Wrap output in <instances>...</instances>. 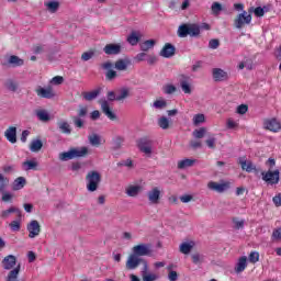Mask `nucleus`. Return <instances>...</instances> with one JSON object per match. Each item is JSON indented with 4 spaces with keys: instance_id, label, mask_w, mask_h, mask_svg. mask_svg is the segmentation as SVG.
I'll use <instances>...</instances> for the list:
<instances>
[{
    "instance_id": "nucleus-1",
    "label": "nucleus",
    "mask_w": 281,
    "mask_h": 281,
    "mask_svg": "<svg viewBox=\"0 0 281 281\" xmlns=\"http://www.w3.org/2000/svg\"><path fill=\"white\" fill-rule=\"evenodd\" d=\"M200 34L201 27L199 24H181L177 31L179 38H188V36L196 37Z\"/></svg>"
},
{
    "instance_id": "nucleus-2",
    "label": "nucleus",
    "mask_w": 281,
    "mask_h": 281,
    "mask_svg": "<svg viewBox=\"0 0 281 281\" xmlns=\"http://www.w3.org/2000/svg\"><path fill=\"white\" fill-rule=\"evenodd\" d=\"M102 176L98 171H89L86 176V188L88 192H95L100 187Z\"/></svg>"
},
{
    "instance_id": "nucleus-3",
    "label": "nucleus",
    "mask_w": 281,
    "mask_h": 281,
    "mask_svg": "<svg viewBox=\"0 0 281 281\" xmlns=\"http://www.w3.org/2000/svg\"><path fill=\"white\" fill-rule=\"evenodd\" d=\"M89 154V148L81 147V148H71L68 151H64L59 154L60 161H69L70 159H78L79 157H87Z\"/></svg>"
},
{
    "instance_id": "nucleus-4",
    "label": "nucleus",
    "mask_w": 281,
    "mask_h": 281,
    "mask_svg": "<svg viewBox=\"0 0 281 281\" xmlns=\"http://www.w3.org/2000/svg\"><path fill=\"white\" fill-rule=\"evenodd\" d=\"M137 147L140 153H144L147 157L153 156V140L148 137H143L138 139Z\"/></svg>"
},
{
    "instance_id": "nucleus-5",
    "label": "nucleus",
    "mask_w": 281,
    "mask_h": 281,
    "mask_svg": "<svg viewBox=\"0 0 281 281\" xmlns=\"http://www.w3.org/2000/svg\"><path fill=\"white\" fill-rule=\"evenodd\" d=\"M261 175L262 180L270 186H276L280 183V170L278 169L274 171H271V169H269L267 172H262Z\"/></svg>"
},
{
    "instance_id": "nucleus-6",
    "label": "nucleus",
    "mask_w": 281,
    "mask_h": 281,
    "mask_svg": "<svg viewBox=\"0 0 281 281\" xmlns=\"http://www.w3.org/2000/svg\"><path fill=\"white\" fill-rule=\"evenodd\" d=\"M144 262H148L146 261L144 258L142 257H138L137 255L135 254H131L127 258V261H126V269H128L130 271H133L135 270L136 268H138L140 265H143L144 267Z\"/></svg>"
},
{
    "instance_id": "nucleus-7",
    "label": "nucleus",
    "mask_w": 281,
    "mask_h": 281,
    "mask_svg": "<svg viewBox=\"0 0 281 281\" xmlns=\"http://www.w3.org/2000/svg\"><path fill=\"white\" fill-rule=\"evenodd\" d=\"M99 104L101 105L102 113H104L108 120H111L112 122H115V120H117V115L111 110V106H109V101L106 99H101L99 101Z\"/></svg>"
},
{
    "instance_id": "nucleus-8",
    "label": "nucleus",
    "mask_w": 281,
    "mask_h": 281,
    "mask_svg": "<svg viewBox=\"0 0 281 281\" xmlns=\"http://www.w3.org/2000/svg\"><path fill=\"white\" fill-rule=\"evenodd\" d=\"M35 93L36 95H38V98H45L46 100H52V98H55L56 95L52 86H48L46 88L38 86L35 90Z\"/></svg>"
},
{
    "instance_id": "nucleus-9",
    "label": "nucleus",
    "mask_w": 281,
    "mask_h": 281,
    "mask_svg": "<svg viewBox=\"0 0 281 281\" xmlns=\"http://www.w3.org/2000/svg\"><path fill=\"white\" fill-rule=\"evenodd\" d=\"M232 183L229 182H224V183H218L215 181H210L207 183L209 190H212L213 192H218L220 194L225 192L226 190H229Z\"/></svg>"
},
{
    "instance_id": "nucleus-10",
    "label": "nucleus",
    "mask_w": 281,
    "mask_h": 281,
    "mask_svg": "<svg viewBox=\"0 0 281 281\" xmlns=\"http://www.w3.org/2000/svg\"><path fill=\"white\" fill-rule=\"evenodd\" d=\"M26 229L29 232V238H36L41 234V224L38 221L33 220L27 224Z\"/></svg>"
},
{
    "instance_id": "nucleus-11",
    "label": "nucleus",
    "mask_w": 281,
    "mask_h": 281,
    "mask_svg": "<svg viewBox=\"0 0 281 281\" xmlns=\"http://www.w3.org/2000/svg\"><path fill=\"white\" fill-rule=\"evenodd\" d=\"M132 251L138 258H140V256H148L150 254V245L149 244L136 245L132 248Z\"/></svg>"
},
{
    "instance_id": "nucleus-12",
    "label": "nucleus",
    "mask_w": 281,
    "mask_h": 281,
    "mask_svg": "<svg viewBox=\"0 0 281 281\" xmlns=\"http://www.w3.org/2000/svg\"><path fill=\"white\" fill-rule=\"evenodd\" d=\"M143 281H157L159 280V274L148 272V262H144V267L140 271Z\"/></svg>"
},
{
    "instance_id": "nucleus-13",
    "label": "nucleus",
    "mask_w": 281,
    "mask_h": 281,
    "mask_svg": "<svg viewBox=\"0 0 281 281\" xmlns=\"http://www.w3.org/2000/svg\"><path fill=\"white\" fill-rule=\"evenodd\" d=\"M263 126L267 131H271V133H279V131H281V123L278 119L267 120Z\"/></svg>"
},
{
    "instance_id": "nucleus-14",
    "label": "nucleus",
    "mask_w": 281,
    "mask_h": 281,
    "mask_svg": "<svg viewBox=\"0 0 281 281\" xmlns=\"http://www.w3.org/2000/svg\"><path fill=\"white\" fill-rule=\"evenodd\" d=\"M103 52L108 56H117V54H122V45H120V44H108L103 47Z\"/></svg>"
},
{
    "instance_id": "nucleus-15",
    "label": "nucleus",
    "mask_w": 281,
    "mask_h": 281,
    "mask_svg": "<svg viewBox=\"0 0 281 281\" xmlns=\"http://www.w3.org/2000/svg\"><path fill=\"white\" fill-rule=\"evenodd\" d=\"M147 198L149 203L157 205V203H159V199H161V190H159L157 187L153 188L147 192Z\"/></svg>"
},
{
    "instance_id": "nucleus-16",
    "label": "nucleus",
    "mask_w": 281,
    "mask_h": 281,
    "mask_svg": "<svg viewBox=\"0 0 281 281\" xmlns=\"http://www.w3.org/2000/svg\"><path fill=\"white\" fill-rule=\"evenodd\" d=\"M12 214H16L18 218H23L21 209L16 207V206H10L8 210L2 211L0 216H1V218H3L5 221L7 218H10V215H12Z\"/></svg>"
},
{
    "instance_id": "nucleus-17",
    "label": "nucleus",
    "mask_w": 281,
    "mask_h": 281,
    "mask_svg": "<svg viewBox=\"0 0 281 281\" xmlns=\"http://www.w3.org/2000/svg\"><path fill=\"white\" fill-rule=\"evenodd\" d=\"M175 52H177L175 45L167 43L160 50L159 56L162 58H172V56H175Z\"/></svg>"
},
{
    "instance_id": "nucleus-18",
    "label": "nucleus",
    "mask_w": 281,
    "mask_h": 281,
    "mask_svg": "<svg viewBox=\"0 0 281 281\" xmlns=\"http://www.w3.org/2000/svg\"><path fill=\"white\" fill-rule=\"evenodd\" d=\"M212 74L213 80H215V82H223L224 80H227V78H229L227 71L221 68H213Z\"/></svg>"
},
{
    "instance_id": "nucleus-19",
    "label": "nucleus",
    "mask_w": 281,
    "mask_h": 281,
    "mask_svg": "<svg viewBox=\"0 0 281 281\" xmlns=\"http://www.w3.org/2000/svg\"><path fill=\"white\" fill-rule=\"evenodd\" d=\"M102 69H106L105 78L106 80H115L117 78V72L113 70V63L106 61L102 64Z\"/></svg>"
},
{
    "instance_id": "nucleus-20",
    "label": "nucleus",
    "mask_w": 281,
    "mask_h": 281,
    "mask_svg": "<svg viewBox=\"0 0 281 281\" xmlns=\"http://www.w3.org/2000/svg\"><path fill=\"white\" fill-rule=\"evenodd\" d=\"M124 142H126V138H124V136H114L111 142V150H122V148L124 147Z\"/></svg>"
},
{
    "instance_id": "nucleus-21",
    "label": "nucleus",
    "mask_w": 281,
    "mask_h": 281,
    "mask_svg": "<svg viewBox=\"0 0 281 281\" xmlns=\"http://www.w3.org/2000/svg\"><path fill=\"white\" fill-rule=\"evenodd\" d=\"M268 11L267 7H257V8H250L248 10L249 14L247 15V23H251V14H255V16H265V13Z\"/></svg>"
},
{
    "instance_id": "nucleus-22",
    "label": "nucleus",
    "mask_w": 281,
    "mask_h": 281,
    "mask_svg": "<svg viewBox=\"0 0 281 281\" xmlns=\"http://www.w3.org/2000/svg\"><path fill=\"white\" fill-rule=\"evenodd\" d=\"M246 23H247V11H243V13H239L234 20V25L236 30H243Z\"/></svg>"
},
{
    "instance_id": "nucleus-23",
    "label": "nucleus",
    "mask_w": 281,
    "mask_h": 281,
    "mask_svg": "<svg viewBox=\"0 0 281 281\" xmlns=\"http://www.w3.org/2000/svg\"><path fill=\"white\" fill-rule=\"evenodd\" d=\"M2 266L3 269L10 271V269H13L16 266V257H14V255H9L4 257V259L2 260Z\"/></svg>"
},
{
    "instance_id": "nucleus-24",
    "label": "nucleus",
    "mask_w": 281,
    "mask_h": 281,
    "mask_svg": "<svg viewBox=\"0 0 281 281\" xmlns=\"http://www.w3.org/2000/svg\"><path fill=\"white\" fill-rule=\"evenodd\" d=\"M4 137L10 142V144H16V127H8L4 132Z\"/></svg>"
},
{
    "instance_id": "nucleus-25",
    "label": "nucleus",
    "mask_w": 281,
    "mask_h": 281,
    "mask_svg": "<svg viewBox=\"0 0 281 281\" xmlns=\"http://www.w3.org/2000/svg\"><path fill=\"white\" fill-rule=\"evenodd\" d=\"M131 65V59L123 58L115 61L114 67L117 71H126Z\"/></svg>"
},
{
    "instance_id": "nucleus-26",
    "label": "nucleus",
    "mask_w": 281,
    "mask_h": 281,
    "mask_svg": "<svg viewBox=\"0 0 281 281\" xmlns=\"http://www.w3.org/2000/svg\"><path fill=\"white\" fill-rule=\"evenodd\" d=\"M196 164V159L186 158L178 161V169L186 170L187 168H192Z\"/></svg>"
},
{
    "instance_id": "nucleus-27",
    "label": "nucleus",
    "mask_w": 281,
    "mask_h": 281,
    "mask_svg": "<svg viewBox=\"0 0 281 281\" xmlns=\"http://www.w3.org/2000/svg\"><path fill=\"white\" fill-rule=\"evenodd\" d=\"M247 269V256H243L238 259L235 266V273H243Z\"/></svg>"
},
{
    "instance_id": "nucleus-28",
    "label": "nucleus",
    "mask_w": 281,
    "mask_h": 281,
    "mask_svg": "<svg viewBox=\"0 0 281 281\" xmlns=\"http://www.w3.org/2000/svg\"><path fill=\"white\" fill-rule=\"evenodd\" d=\"M194 241H184L182 244H180V254H184V256H188V254H190V251H192V249H194Z\"/></svg>"
},
{
    "instance_id": "nucleus-29",
    "label": "nucleus",
    "mask_w": 281,
    "mask_h": 281,
    "mask_svg": "<svg viewBox=\"0 0 281 281\" xmlns=\"http://www.w3.org/2000/svg\"><path fill=\"white\" fill-rule=\"evenodd\" d=\"M191 260L193 265H195L196 267H201L203 263H205V255L200 252L192 254Z\"/></svg>"
},
{
    "instance_id": "nucleus-30",
    "label": "nucleus",
    "mask_w": 281,
    "mask_h": 281,
    "mask_svg": "<svg viewBox=\"0 0 281 281\" xmlns=\"http://www.w3.org/2000/svg\"><path fill=\"white\" fill-rule=\"evenodd\" d=\"M101 91H102V89L98 88L90 92H83L82 93L83 100H87V102H91V100H95V98H98V95H100Z\"/></svg>"
},
{
    "instance_id": "nucleus-31",
    "label": "nucleus",
    "mask_w": 281,
    "mask_h": 281,
    "mask_svg": "<svg viewBox=\"0 0 281 281\" xmlns=\"http://www.w3.org/2000/svg\"><path fill=\"white\" fill-rule=\"evenodd\" d=\"M8 63L12 67H23V65H25V61L16 55L10 56Z\"/></svg>"
},
{
    "instance_id": "nucleus-32",
    "label": "nucleus",
    "mask_w": 281,
    "mask_h": 281,
    "mask_svg": "<svg viewBox=\"0 0 281 281\" xmlns=\"http://www.w3.org/2000/svg\"><path fill=\"white\" fill-rule=\"evenodd\" d=\"M46 10L50 12V14H56L58 12V8H60V2L58 1H48L44 3Z\"/></svg>"
},
{
    "instance_id": "nucleus-33",
    "label": "nucleus",
    "mask_w": 281,
    "mask_h": 281,
    "mask_svg": "<svg viewBox=\"0 0 281 281\" xmlns=\"http://www.w3.org/2000/svg\"><path fill=\"white\" fill-rule=\"evenodd\" d=\"M22 168L25 172H29V170H36V168H38V162L35 159L26 160L22 164Z\"/></svg>"
},
{
    "instance_id": "nucleus-34",
    "label": "nucleus",
    "mask_w": 281,
    "mask_h": 281,
    "mask_svg": "<svg viewBox=\"0 0 281 281\" xmlns=\"http://www.w3.org/2000/svg\"><path fill=\"white\" fill-rule=\"evenodd\" d=\"M142 36H139V33H137V31H133L128 36H127V43H130V45H132L133 47H135V45H137V43H139Z\"/></svg>"
},
{
    "instance_id": "nucleus-35",
    "label": "nucleus",
    "mask_w": 281,
    "mask_h": 281,
    "mask_svg": "<svg viewBox=\"0 0 281 281\" xmlns=\"http://www.w3.org/2000/svg\"><path fill=\"white\" fill-rule=\"evenodd\" d=\"M57 126H58L59 131L61 133H64L65 135H71V126L69 125V123H67V121L58 122Z\"/></svg>"
},
{
    "instance_id": "nucleus-36",
    "label": "nucleus",
    "mask_w": 281,
    "mask_h": 281,
    "mask_svg": "<svg viewBox=\"0 0 281 281\" xmlns=\"http://www.w3.org/2000/svg\"><path fill=\"white\" fill-rule=\"evenodd\" d=\"M25 183H27V181L25 180L24 177H19L13 181V190H23V188H25Z\"/></svg>"
},
{
    "instance_id": "nucleus-37",
    "label": "nucleus",
    "mask_w": 281,
    "mask_h": 281,
    "mask_svg": "<svg viewBox=\"0 0 281 281\" xmlns=\"http://www.w3.org/2000/svg\"><path fill=\"white\" fill-rule=\"evenodd\" d=\"M43 148L42 139H33L30 145L31 153H38Z\"/></svg>"
},
{
    "instance_id": "nucleus-38",
    "label": "nucleus",
    "mask_w": 281,
    "mask_h": 281,
    "mask_svg": "<svg viewBox=\"0 0 281 281\" xmlns=\"http://www.w3.org/2000/svg\"><path fill=\"white\" fill-rule=\"evenodd\" d=\"M180 87L187 95H190L192 93V85H190V81H188V79H182L180 81Z\"/></svg>"
},
{
    "instance_id": "nucleus-39",
    "label": "nucleus",
    "mask_w": 281,
    "mask_h": 281,
    "mask_svg": "<svg viewBox=\"0 0 281 281\" xmlns=\"http://www.w3.org/2000/svg\"><path fill=\"white\" fill-rule=\"evenodd\" d=\"M4 87L8 89V91H12L14 93L19 90V82L14 81L13 79H8Z\"/></svg>"
},
{
    "instance_id": "nucleus-40",
    "label": "nucleus",
    "mask_w": 281,
    "mask_h": 281,
    "mask_svg": "<svg viewBox=\"0 0 281 281\" xmlns=\"http://www.w3.org/2000/svg\"><path fill=\"white\" fill-rule=\"evenodd\" d=\"M158 126L159 128H162V131H168V128H170V120L166 116L159 117Z\"/></svg>"
},
{
    "instance_id": "nucleus-41",
    "label": "nucleus",
    "mask_w": 281,
    "mask_h": 281,
    "mask_svg": "<svg viewBox=\"0 0 281 281\" xmlns=\"http://www.w3.org/2000/svg\"><path fill=\"white\" fill-rule=\"evenodd\" d=\"M20 272H21V266H18L16 268H14L9 272L7 277V281H16Z\"/></svg>"
},
{
    "instance_id": "nucleus-42",
    "label": "nucleus",
    "mask_w": 281,
    "mask_h": 281,
    "mask_svg": "<svg viewBox=\"0 0 281 281\" xmlns=\"http://www.w3.org/2000/svg\"><path fill=\"white\" fill-rule=\"evenodd\" d=\"M140 190H142V187H139V186H130L126 189V194H127V196H137V194H139Z\"/></svg>"
},
{
    "instance_id": "nucleus-43",
    "label": "nucleus",
    "mask_w": 281,
    "mask_h": 281,
    "mask_svg": "<svg viewBox=\"0 0 281 281\" xmlns=\"http://www.w3.org/2000/svg\"><path fill=\"white\" fill-rule=\"evenodd\" d=\"M155 40H147L140 44V52H148L155 47Z\"/></svg>"
},
{
    "instance_id": "nucleus-44",
    "label": "nucleus",
    "mask_w": 281,
    "mask_h": 281,
    "mask_svg": "<svg viewBox=\"0 0 281 281\" xmlns=\"http://www.w3.org/2000/svg\"><path fill=\"white\" fill-rule=\"evenodd\" d=\"M36 115L41 122H49V113L45 110H37Z\"/></svg>"
},
{
    "instance_id": "nucleus-45",
    "label": "nucleus",
    "mask_w": 281,
    "mask_h": 281,
    "mask_svg": "<svg viewBox=\"0 0 281 281\" xmlns=\"http://www.w3.org/2000/svg\"><path fill=\"white\" fill-rule=\"evenodd\" d=\"M10 183V179L3 176V173H0V192L3 194L5 192V188H8V184Z\"/></svg>"
},
{
    "instance_id": "nucleus-46",
    "label": "nucleus",
    "mask_w": 281,
    "mask_h": 281,
    "mask_svg": "<svg viewBox=\"0 0 281 281\" xmlns=\"http://www.w3.org/2000/svg\"><path fill=\"white\" fill-rule=\"evenodd\" d=\"M88 139H89L91 146H100V144H102L101 139H100V135H98V134L89 135Z\"/></svg>"
},
{
    "instance_id": "nucleus-47",
    "label": "nucleus",
    "mask_w": 281,
    "mask_h": 281,
    "mask_svg": "<svg viewBox=\"0 0 281 281\" xmlns=\"http://www.w3.org/2000/svg\"><path fill=\"white\" fill-rule=\"evenodd\" d=\"M9 227L12 232H21V218L18 217V220L12 221Z\"/></svg>"
},
{
    "instance_id": "nucleus-48",
    "label": "nucleus",
    "mask_w": 281,
    "mask_h": 281,
    "mask_svg": "<svg viewBox=\"0 0 281 281\" xmlns=\"http://www.w3.org/2000/svg\"><path fill=\"white\" fill-rule=\"evenodd\" d=\"M260 260V252L258 251H251L248 256V262L251 265H256Z\"/></svg>"
},
{
    "instance_id": "nucleus-49",
    "label": "nucleus",
    "mask_w": 281,
    "mask_h": 281,
    "mask_svg": "<svg viewBox=\"0 0 281 281\" xmlns=\"http://www.w3.org/2000/svg\"><path fill=\"white\" fill-rule=\"evenodd\" d=\"M211 10L212 13L215 14V16H217V14H221V12L223 11V5L218 2H213Z\"/></svg>"
},
{
    "instance_id": "nucleus-50",
    "label": "nucleus",
    "mask_w": 281,
    "mask_h": 281,
    "mask_svg": "<svg viewBox=\"0 0 281 281\" xmlns=\"http://www.w3.org/2000/svg\"><path fill=\"white\" fill-rule=\"evenodd\" d=\"M169 274H168V280L169 281H177L179 280V274L177 271L172 270V266L167 267Z\"/></svg>"
},
{
    "instance_id": "nucleus-51",
    "label": "nucleus",
    "mask_w": 281,
    "mask_h": 281,
    "mask_svg": "<svg viewBox=\"0 0 281 281\" xmlns=\"http://www.w3.org/2000/svg\"><path fill=\"white\" fill-rule=\"evenodd\" d=\"M126 98H128V89L123 88L121 89L120 94L116 95V102H122V100H126Z\"/></svg>"
},
{
    "instance_id": "nucleus-52",
    "label": "nucleus",
    "mask_w": 281,
    "mask_h": 281,
    "mask_svg": "<svg viewBox=\"0 0 281 281\" xmlns=\"http://www.w3.org/2000/svg\"><path fill=\"white\" fill-rule=\"evenodd\" d=\"M193 137H195V139H203V137H205V127L194 130Z\"/></svg>"
},
{
    "instance_id": "nucleus-53",
    "label": "nucleus",
    "mask_w": 281,
    "mask_h": 281,
    "mask_svg": "<svg viewBox=\"0 0 281 281\" xmlns=\"http://www.w3.org/2000/svg\"><path fill=\"white\" fill-rule=\"evenodd\" d=\"M162 91L167 95H172V93L177 91V87H175L173 85H166L164 86Z\"/></svg>"
},
{
    "instance_id": "nucleus-54",
    "label": "nucleus",
    "mask_w": 281,
    "mask_h": 281,
    "mask_svg": "<svg viewBox=\"0 0 281 281\" xmlns=\"http://www.w3.org/2000/svg\"><path fill=\"white\" fill-rule=\"evenodd\" d=\"M203 122H205V115L204 114H195L193 116L194 126H199V124H203Z\"/></svg>"
},
{
    "instance_id": "nucleus-55",
    "label": "nucleus",
    "mask_w": 281,
    "mask_h": 281,
    "mask_svg": "<svg viewBox=\"0 0 281 281\" xmlns=\"http://www.w3.org/2000/svg\"><path fill=\"white\" fill-rule=\"evenodd\" d=\"M233 223L235 225V229H243L245 227V220H240L238 217L233 218Z\"/></svg>"
},
{
    "instance_id": "nucleus-56",
    "label": "nucleus",
    "mask_w": 281,
    "mask_h": 281,
    "mask_svg": "<svg viewBox=\"0 0 281 281\" xmlns=\"http://www.w3.org/2000/svg\"><path fill=\"white\" fill-rule=\"evenodd\" d=\"M72 122L76 128H82L85 126V121L80 116H72Z\"/></svg>"
},
{
    "instance_id": "nucleus-57",
    "label": "nucleus",
    "mask_w": 281,
    "mask_h": 281,
    "mask_svg": "<svg viewBox=\"0 0 281 281\" xmlns=\"http://www.w3.org/2000/svg\"><path fill=\"white\" fill-rule=\"evenodd\" d=\"M167 102L165 100H156L153 104L154 109H166Z\"/></svg>"
},
{
    "instance_id": "nucleus-58",
    "label": "nucleus",
    "mask_w": 281,
    "mask_h": 281,
    "mask_svg": "<svg viewBox=\"0 0 281 281\" xmlns=\"http://www.w3.org/2000/svg\"><path fill=\"white\" fill-rule=\"evenodd\" d=\"M95 55V53H93V50L90 52H86L81 55V60H83L85 63H87L88 60H91V58H93V56Z\"/></svg>"
},
{
    "instance_id": "nucleus-59",
    "label": "nucleus",
    "mask_w": 281,
    "mask_h": 281,
    "mask_svg": "<svg viewBox=\"0 0 281 281\" xmlns=\"http://www.w3.org/2000/svg\"><path fill=\"white\" fill-rule=\"evenodd\" d=\"M237 126H238V122L233 121L232 119H228L226 121V128L234 131V130H236Z\"/></svg>"
},
{
    "instance_id": "nucleus-60",
    "label": "nucleus",
    "mask_w": 281,
    "mask_h": 281,
    "mask_svg": "<svg viewBox=\"0 0 281 281\" xmlns=\"http://www.w3.org/2000/svg\"><path fill=\"white\" fill-rule=\"evenodd\" d=\"M87 113H89V110L87 109V106H80L78 110V115L77 117H87Z\"/></svg>"
},
{
    "instance_id": "nucleus-61",
    "label": "nucleus",
    "mask_w": 281,
    "mask_h": 281,
    "mask_svg": "<svg viewBox=\"0 0 281 281\" xmlns=\"http://www.w3.org/2000/svg\"><path fill=\"white\" fill-rule=\"evenodd\" d=\"M236 113L238 115H245V113H247V104H240L239 106H237Z\"/></svg>"
},
{
    "instance_id": "nucleus-62",
    "label": "nucleus",
    "mask_w": 281,
    "mask_h": 281,
    "mask_svg": "<svg viewBox=\"0 0 281 281\" xmlns=\"http://www.w3.org/2000/svg\"><path fill=\"white\" fill-rule=\"evenodd\" d=\"M65 79L61 76H56L50 80V85H63Z\"/></svg>"
},
{
    "instance_id": "nucleus-63",
    "label": "nucleus",
    "mask_w": 281,
    "mask_h": 281,
    "mask_svg": "<svg viewBox=\"0 0 281 281\" xmlns=\"http://www.w3.org/2000/svg\"><path fill=\"white\" fill-rule=\"evenodd\" d=\"M218 45H221V42H218V40H211L209 42L210 49H218Z\"/></svg>"
},
{
    "instance_id": "nucleus-64",
    "label": "nucleus",
    "mask_w": 281,
    "mask_h": 281,
    "mask_svg": "<svg viewBox=\"0 0 281 281\" xmlns=\"http://www.w3.org/2000/svg\"><path fill=\"white\" fill-rule=\"evenodd\" d=\"M272 201L277 207H281V193L274 195Z\"/></svg>"
}]
</instances>
